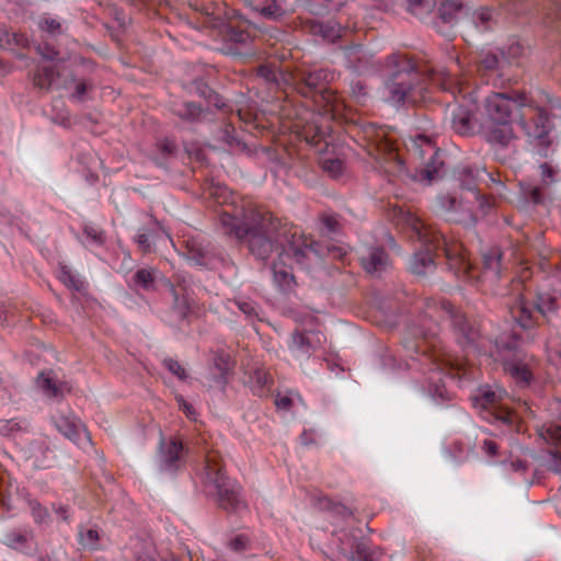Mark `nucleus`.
Segmentation results:
<instances>
[{
	"instance_id": "f257e3e1",
	"label": "nucleus",
	"mask_w": 561,
	"mask_h": 561,
	"mask_svg": "<svg viewBox=\"0 0 561 561\" xmlns=\"http://www.w3.org/2000/svg\"><path fill=\"white\" fill-rule=\"evenodd\" d=\"M387 66L391 70L387 89L393 102H425L430 83L444 91H450L454 95L458 93L461 95V102L449 106L451 127L461 136L473 134L478 106L468 98L467 81L455 79L445 70H436L430 61L414 60L400 54L389 56Z\"/></svg>"
},
{
	"instance_id": "f03ea898",
	"label": "nucleus",
	"mask_w": 561,
	"mask_h": 561,
	"mask_svg": "<svg viewBox=\"0 0 561 561\" xmlns=\"http://www.w3.org/2000/svg\"><path fill=\"white\" fill-rule=\"evenodd\" d=\"M392 213L397 225L410 233L411 239H415L426 247L425 251L416 252L410 261V268L414 274L425 275L433 271V251L442 250L449 268L457 276L472 275L471 265L467 259V250L462 243L458 241L447 242L434 226L427 224L409 209L393 206Z\"/></svg>"
},
{
	"instance_id": "7ed1b4c3",
	"label": "nucleus",
	"mask_w": 561,
	"mask_h": 561,
	"mask_svg": "<svg viewBox=\"0 0 561 561\" xmlns=\"http://www.w3.org/2000/svg\"><path fill=\"white\" fill-rule=\"evenodd\" d=\"M220 221L227 234L234 236L250 254L261 261L267 260L288 234L287 224L259 205L243 207L240 221L227 214L220 217Z\"/></svg>"
},
{
	"instance_id": "20e7f679",
	"label": "nucleus",
	"mask_w": 561,
	"mask_h": 561,
	"mask_svg": "<svg viewBox=\"0 0 561 561\" xmlns=\"http://www.w3.org/2000/svg\"><path fill=\"white\" fill-rule=\"evenodd\" d=\"M506 305L512 320L523 330L551 323L561 307L554 293L537 288L523 278L511 282Z\"/></svg>"
},
{
	"instance_id": "39448f33",
	"label": "nucleus",
	"mask_w": 561,
	"mask_h": 561,
	"mask_svg": "<svg viewBox=\"0 0 561 561\" xmlns=\"http://www.w3.org/2000/svg\"><path fill=\"white\" fill-rule=\"evenodd\" d=\"M522 107L518 115V124L528 141L537 147L547 149L551 144V131L554 123L550 114L553 108L552 101L547 103L535 100L526 94L520 99Z\"/></svg>"
},
{
	"instance_id": "423d86ee",
	"label": "nucleus",
	"mask_w": 561,
	"mask_h": 561,
	"mask_svg": "<svg viewBox=\"0 0 561 561\" xmlns=\"http://www.w3.org/2000/svg\"><path fill=\"white\" fill-rule=\"evenodd\" d=\"M360 146L376 159L383 171L397 176L404 171L403 160L389 133L374 124H366L358 130Z\"/></svg>"
},
{
	"instance_id": "0eeeda50",
	"label": "nucleus",
	"mask_w": 561,
	"mask_h": 561,
	"mask_svg": "<svg viewBox=\"0 0 561 561\" xmlns=\"http://www.w3.org/2000/svg\"><path fill=\"white\" fill-rule=\"evenodd\" d=\"M331 73L325 69L302 71L296 80V90L305 98H311L325 112L339 111V96L328 87Z\"/></svg>"
},
{
	"instance_id": "6e6552de",
	"label": "nucleus",
	"mask_w": 561,
	"mask_h": 561,
	"mask_svg": "<svg viewBox=\"0 0 561 561\" xmlns=\"http://www.w3.org/2000/svg\"><path fill=\"white\" fill-rule=\"evenodd\" d=\"M205 462L206 477L217 490V501L219 506L231 512L243 507L244 503L239 496V491L236 488V484L226 476L219 453L214 450L208 451Z\"/></svg>"
},
{
	"instance_id": "1a4fd4ad",
	"label": "nucleus",
	"mask_w": 561,
	"mask_h": 561,
	"mask_svg": "<svg viewBox=\"0 0 561 561\" xmlns=\"http://www.w3.org/2000/svg\"><path fill=\"white\" fill-rule=\"evenodd\" d=\"M410 153L421 161V168L416 171V178L431 184L439 178L443 161L439 159L438 149L431 136L417 134L411 137Z\"/></svg>"
},
{
	"instance_id": "9d476101",
	"label": "nucleus",
	"mask_w": 561,
	"mask_h": 561,
	"mask_svg": "<svg viewBox=\"0 0 561 561\" xmlns=\"http://www.w3.org/2000/svg\"><path fill=\"white\" fill-rule=\"evenodd\" d=\"M526 92L512 93L493 92L484 101L485 122H513L514 113L522 107V95Z\"/></svg>"
},
{
	"instance_id": "9b49d317",
	"label": "nucleus",
	"mask_w": 561,
	"mask_h": 561,
	"mask_svg": "<svg viewBox=\"0 0 561 561\" xmlns=\"http://www.w3.org/2000/svg\"><path fill=\"white\" fill-rule=\"evenodd\" d=\"M471 401L476 408L489 411L496 421L507 425L517 422L516 414L501 405V392L493 390L490 386L480 387L477 393L471 397Z\"/></svg>"
},
{
	"instance_id": "f8f14e48",
	"label": "nucleus",
	"mask_w": 561,
	"mask_h": 561,
	"mask_svg": "<svg viewBox=\"0 0 561 561\" xmlns=\"http://www.w3.org/2000/svg\"><path fill=\"white\" fill-rule=\"evenodd\" d=\"M426 312L430 317L438 320H448L459 334L465 339H470L471 327L466 316L457 310L449 301L428 298L425 300Z\"/></svg>"
},
{
	"instance_id": "ddd939ff",
	"label": "nucleus",
	"mask_w": 561,
	"mask_h": 561,
	"mask_svg": "<svg viewBox=\"0 0 561 561\" xmlns=\"http://www.w3.org/2000/svg\"><path fill=\"white\" fill-rule=\"evenodd\" d=\"M364 271L370 275H378L390 266V259L385 249L371 247L365 249L359 255Z\"/></svg>"
},
{
	"instance_id": "4468645a",
	"label": "nucleus",
	"mask_w": 561,
	"mask_h": 561,
	"mask_svg": "<svg viewBox=\"0 0 561 561\" xmlns=\"http://www.w3.org/2000/svg\"><path fill=\"white\" fill-rule=\"evenodd\" d=\"M314 254L313 241L310 238L297 232L291 233L285 255L291 257L297 264L305 265Z\"/></svg>"
},
{
	"instance_id": "2eb2a0df",
	"label": "nucleus",
	"mask_w": 561,
	"mask_h": 561,
	"mask_svg": "<svg viewBox=\"0 0 561 561\" xmlns=\"http://www.w3.org/2000/svg\"><path fill=\"white\" fill-rule=\"evenodd\" d=\"M513 122H485L484 137L488 142L507 147L515 138Z\"/></svg>"
},
{
	"instance_id": "dca6fc26",
	"label": "nucleus",
	"mask_w": 561,
	"mask_h": 561,
	"mask_svg": "<svg viewBox=\"0 0 561 561\" xmlns=\"http://www.w3.org/2000/svg\"><path fill=\"white\" fill-rule=\"evenodd\" d=\"M467 259L471 265V274L472 275L461 276L462 278H468V279L477 278L481 282H490V283H493L499 278L500 265H501V263H500L501 254L497 251L491 250L489 253L483 254L482 270L479 275L474 274L476 267L472 265L468 255H467Z\"/></svg>"
},
{
	"instance_id": "f3484780",
	"label": "nucleus",
	"mask_w": 561,
	"mask_h": 561,
	"mask_svg": "<svg viewBox=\"0 0 561 561\" xmlns=\"http://www.w3.org/2000/svg\"><path fill=\"white\" fill-rule=\"evenodd\" d=\"M55 425L59 433L76 444H79L81 432L84 433L87 442L91 443L90 433L81 421L73 415H59L55 420Z\"/></svg>"
},
{
	"instance_id": "a211bd4d",
	"label": "nucleus",
	"mask_w": 561,
	"mask_h": 561,
	"mask_svg": "<svg viewBox=\"0 0 561 561\" xmlns=\"http://www.w3.org/2000/svg\"><path fill=\"white\" fill-rule=\"evenodd\" d=\"M503 369L519 387H527L533 380L531 368L523 359H506L503 363Z\"/></svg>"
},
{
	"instance_id": "6ab92c4d",
	"label": "nucleus",
	"mask_w": 561,
	"mask_h": 561,
	"mask_svg": "<svg viewBox=\"0 0 561 561\" xmlns=\"http://www.w3.org/2000/svg\"><path fill=\"white\" fill-rule=\"evenodd\" d=\"M274 282L284 293H291L295 290L297 283L290 268H288L284 261L283 254L273 264Z\"/></svg>"
},
{
	"instance_id": "aec40b11",
	"label": "nucleus",
	"mask_w": 561,
	"mask_h": 561,
	"mask_svg": "<svg viewBox=\"0 0 561 561\" xmlns=\"http://www.w3.org/2000/svg\"><path fill=\"white\" fill-rule=\"evenodd\" d=\"M254 12L266 20L278 22L294 10L286 8V0H264L261 5H255Z\"/></svg>"
},
{
	"instance_id": "412c9836",
	"label": "nucleus",
	"mask_w": 561,
	"mask_h": 561,
	"mask_svg": "<svg viewBox=\"0 0 561 561\" xmlns=\"http://www.w3.org/2000/svg\"><path fill=\"white\" fill-rule=\"evenodd\" d=\"M59 77L60 73L56 66H44L35 70L32 76V83L34 88L43 92H49L53 83Z\"/></svg>"
},
{
	"instance_id": "4be33fe9",
	"label": "nucleus",
	"mask_w": 561,
	"mask_h": 561,
	"mask_svg": "<svg viewBox=\"0 0 561 561\" xmlns=\"http://www.w3.org/2000/svg\"><path fill=\"white\" fill-rule=\"evenodd\" d=\"M206 112L207 111L203 108L199 104L191 101L184 102L181 106H174L172 108V113L174 115L190 124L199 123L203 119Z\"/></svg>"
},
{
	"instance_id": "5701e85b",
	"label": "nucleus",
	"mask_w": 561,
	"mask_h": 561,
	"mask_svg": "<svg viewBox=\"0 0 561 561\" xmlns=\"http://www.w3.org/2000/svg\"><path fill=\"white\" fill-rule=\"evenodd\" d=\"M38 387L48 396L53 398L62 397L64 392H70L71 387L67 382L57 383L49 373H41L37 378Z\"/></svg>"
},
{
	"instance_id": "b1692460",
	"label": "nucleus",
	"mask_w": 561,
	"mask_h": 561,
	"mask_svg": "<svg viewBox=\"0 0 561 561\" xmlns=\"http://www.w3.org/2000/svg\"><path fill=\"white\" fill-rule=\"evenodd\" d=\"M538 436L547 444L561 446V426L556 423H546L537 428Z\"/></svg>"
},
{
	"instance_id": "393cba45",
	"label": "nucleus",
	"mask_w": 561,
	"mask_h": 561,
	"mask_svg": "<svg viewBox=\"0 0 561 561\" xmlns=\"http://www.w3.org/2000/svg\"><path fill=\"white\" fill-rule=\"evenodd\" d=\"M319 221L322 226V232L325 234H336L342 230L341 216L331 211H323L319 215Z\"/></svg>"
},
{
	"instance_id": "a878e982",
	"label": "nucleus",
	"mask_w": 561,
	"mask_h": 561,
	"mask_svg": "<svg viewBox=\"0 0 561 561\" xmlns=\"http://www.w3.org/2000/svg\"><path fill=\"white\" fill-rule=\"evenodd\" d=\"M463 5L458 0H446L439 7V16L445 23L454 22L462 11Z\"/></svg>"
},
{
	"instance_id": "bb28decb",
	"label": "nucleus",
	"mask_w": 561,
	"mask_h": 561,
	"mask_svg": "<svg viewBox=\"0 0 561 561\" xmlns=\"http://www.w3.org/2000/svg\"><path fill=\"white\" fill-rule=\"evenodd\" d=\"M313 348L310 339L305 333H294L291 335V341L289 344V350L294 354H302L308 355L310 354L311 350Z\"/></svg>"
},
{
	"instance_id": "cd10ccee",
	"label": "nucleus",
	"mask_w": 561,
	"mask_h": 561,
	"mask_svg": "<svg viewBox=\"0 0 561 561\" xmlns=\"http://www.w3.org/2000/svg\"><path fill=\"white\" fill-rule=\"evenodd\" d=\"M182 449L180 442L172 440L168 444L164 455V463L168 470H175L179 467L178 462L181 459Z\"/></svg>"
},
{
	"instance_id": "c85d7f7f",
	"label": "nucleus",
	"mask_w": 561,
	"mask_h": 561,
	"mask_svg": "<svg viewBox=\"0 0 561 561\" xmlns=\"http://www.w3.org/2000/svg\"><path fill=\"white\" fill-rule=\"evenodd\" d=\"M224 38L226 42L234 43V44H247L251 39V35L248 31L237 27V26H227L225 30Z\"/></svg>"
},
{
	"instance_id": "c756f323",
	"label": "nucleus",
	"mask_w": 561,
	"mask_h": 561,
	"mask_svg": "<svg viewBox=\"0 0 561 561\" xmlns=\"http://www.w3.org/2000/svg\"><path fill=\"white\" fill-rule=\"evenodd\" d=\"M299 20H300V26L302 27V30L308 31L309 33L314 34V35H321L323 38L333 37V35H331L332 28H329L328 26L323 25L322 23H320L316 20H312V19H307V20L299 19Z\"/></svg>"
},
{
	"instance_id": "7c9ffc66",
	"label": "nucleus",
	"mask_w": 561,
	"mask_h": 561,
	"mask_svg": "<svg viewBox=\"0 0 561 561\" xmlns=\"http://www.w3.org/2000/svg\"><path fill=\"white\" fill-rule=\"evenodd\" d=\"M4 37L8 41V43L0 44V47H2V48H9V47L26 48V47H28V38L26 37L25 34L18 33V32L10 33L5 28Z\"/></svg>"
},
{
	"instance_id": "2f4dec72",
	"label": "nucleus",
	"mask_w": 561,
	"mask_h": 561,
	"mask_svg": "<svg viewBox=\"0 0 561 561\" xmlns=\"http://www.w3.org/2000/svg\"><path fill=\"white\" fill-rule=\"evenodd\" d=\"M434 0H409V10L416 16H423L432 12Z\"/></svg>"
},
{
	"instance_id": "473e14b6",
	"label": "nucleus",
	"mask_w": 561,
	"mask_h": 561,
	"mask_svg": "<svg viewBox=\"0 0 561 561\" xmlns=\"http://www.w3.org/2000/svg\"><path fill=\"white\" fill-rule=\"evenodd\" d=\"M134 278L136 284L149 288L154 283V272L150 268H140L136 272Z\"/></svg>"
},
{
	"instance_id": "72a5a7b5",
	"label": "nucleus",
	"mask_w": 561,
	"mask_h": 561,
	"mask_svg": "<svg viewBox=\"0 0 561 561\" xmlns=\"http://www.w3.org/2000/svg\"><path fill=\"white\" fill-rule=\"evenodd\" d=\"M320 504L323 508L332 511L333 513L341 515L343 517H350L353 515V512L345 505L341 503H334L330 499H321Z\"/></svg>"
},
{
	"instance_id": "f704fd0d",
	"label": "nucleus",
	"mask_w": 561,
	"mask_h": 561,
	"mask_svg": "<svg viewBox=\"0 0 561 561\" xmlns=\"http://www.w3.org/2000/svg\"><path fill=\"white\" fill-rule=\"evenodd\" d=\"M83 232L87 236V238H89L94 243L100 245L105 243V232L101 228L94 225H85L83 227Z\"/></svg>"
},
{
	"instance_id": "c9c22d12",
	"label": "nucleus",
	"mask_w": 561,
	"mask_h": 561,
	"mask_svg": "<svg viewBox=\"0 0 561 561\" xmlns=\"http://www.w3.org/2000/svg\"><path fill=\"white\" fill-rule=\"evenodd\" d=\"M548 360L554 365H561V347L554 339H549L546 343Z\"/></svg>"
},
{
	"instance_id": "e433bc0d",
	"label": "nucleus",
	"mask_w": 561,
	"mask_h": 561,
	"mask_svg": "<svg viewBox=\"0 0 561 561\" xmlns=\"http://www.w3.org/2000/svg\"><path fill=\"white\" fill-rule=\"evenodd\" d=\"M526 53V47L518 41H512L503 48V54L510 59H518Z\"/></svg>"
},
{
	"instance_id": "4c0bfd02",
	"label": "nucleus",
	"mask_w": 561,
	"mask_h": 561,
	"mask_svg": "<svg viewBox=\"0 0 561 561\" xmlns=\"http://www.w3.org/2000/svg\"><path fill=\"white\" fill-rule=\"evenodd\" d=\"M351 558L353 561H374L373 552L363 542L356 543Z\"/></svg>"
},
{
	"instance_id": "58836bf2",
	"label": "nucleus",
	"mask_w": 561,
	"mask_h": 561,
	"mask_svg": "<svg viewBox=\"0 0 561 561\" xmlns=\"http://www.w3.org/2000/svg\"><path fill=\"white\" fill-rule=\"evenodd\" d=\"M472 196L479 204V208L483 215L495 206V198L492 195H481L479 192H471Z\"/></svg>"
},
{
	"instance_id": "ea45409f",
	"label": "nucleus",
	"mask_w": 561,
	"mask_h": 561,
	"mask_svg": "<svg viewBox=\"0 0 561 561\" xmlns=\"http://www.w3.org/2000/svg\"><path fill=\"white\" fill-rule=\"evenodd\" d=\"M438 203L446 213L457 211L462 206V202L457 201L456 197L450 195L440 196Z\"/></svg>"
},
{
	"instance_id": "a19ab883",
	"label": "nucleus",
	"mask_w": 561,
	"mask_h": 561,
	"mask_svg": "<svg viewBox=\"0 0 561 561\" xmlns=\"http://www.w3.org/2000/svg\"><path fill=\"white\" fill-rule=\"evenodd\" d=\"M163 364L169 369V371L176 376L179 379H186V370L178 360L173 358H165Z\"/></svg>"
},
{
	"instance_id": "79ce46f5",
	"label": "nucleus",
	"mask_w": 561,
	"mask_h": 561,
	"mask_svg": "<svg viewBox=\"0 0 561 561\" xmlns=\"http://www.w3.org/2000/svg\"><path fill=\"white\" fill-rule=\"evenodd\" d=\"M39 28L42 31H45L49 34H60L61 33V24L55 20V19H51V18H43L41 21H39Z\"/></svg>"
},
{
	"instance_id": "37998d69",
	"label": "nucleus",
	"mask_w": 561,
	"mask_h": 561,
	"mask_svg": "<svg viewBox=\"0 0 561 561\" xmlns=\"http://www.w3.org/2000/svg\"><path fill=\"white\" fill-rule=\"evenodd\" d=\"M215 367L218 369L221 376L226 375L231 368L230 356L225 353H219L214 358Z\"/></svg>"
},
{
	"instance_id": "c03bdc74",
	"label": "nucleus",
	"mask_w": 561,
	"mask_h": 561,
	"mask_svg": "<svg viewBox=\"0 0 561 561\" xmlns=\"http://www.w3.org/2000/svg\"><path fill=\"white\" fill-rule=\"evenodd\" d=\"M36 50L43 58L48 60H54L59 55V50L48 43L38 44Z\"/></svg>"
},
{
	"instance_id": "a18cd8bd",
	"label": "nucleus",
	"mask_w": 561,
	"mask_h": 561,
	"mask_svg": "<svg viewBox=\"0 0 561 561\" xmlns=\"http://www.w3.org/2000/svg\"><path fill=\"white\" fill-rule=\"evenodd\" d=\"M22 426L14 420H2L0 421V434L3 436H10L15 432H20Z\"/></svg>"
},
{
	"instance_id": "49530a36",
	"label": "nucleus",
	"mask_w": 561,
	"mask_h": 561,
	"mask_svg": "<svg viewBox=\"0 0 561 561\" xmlns=\"http://www.w3.org/2000/svg\"><path fill=\"white\" fill-rule=\"evenodd\" d=\"M256 73L259 77L265 79L267 82L277 81V71L271 65H262L257 68Z\"/></svg>"
},
{
	"instance_id": "de8ad7c7",
	"label": "nucleus",
	"mask_w": 561,
	"mask_h": 561,
	"mask_svg": "<svg viewBox=\"0 0 561 561\" xmlns=\"http://www.w3.org/2000/svg\"><path fill=\"white\" fill-rule=\"evenodd\" d=\"M32 515L36 523H44L49 517L48 511L37 502L31 503Z\"/></svg>"
},
{
	"instance_id": "09e8293b",
	"label": "nucleus",
	"mask_w": 561,
	"mask_h": 561,
	"mask_svg": "<svg viewBox=\"0 0 561 561\" xmlns=\"http://www.w3.org/2000/svg\"><path fill=\"white\" fill-rule=\"evenodd\" d=\"M526 198L535 205L543 204L546 201L545 194L540 187H531L525 192Z\"/></svg>"
},
{
	"instance_id": "8fccbe9b",
	"label": "nucleus",
	"mask_w": 561,
	"mask_h": 561,
	"mask_svg": "<svg viewBox=\"0 0 561 561\" xmlns=\"http://www.w3.org/2000/svg\"><path fill=\"white\" fill-rule=\"evenodd\" d=\"M343 163L339 159H327L323 162V169L333 176H337L342 172Z\"/></svg>"
},
{
	"instance_id": "3c124183",
	"label": "nucleus",
	"mask_w": 561,
	"mask_h": 561,
	"mask_svg": "<svg viewBox=\"0 0 561 561\" xmlns=\"http://www.w3.org/2000/svg\"><path fill=\"white\" fill-rule=\"evenodd\" d=\"M549 456L548 469L556 473H561V453L559 450H551Z\"/></svg>"
},
{
	"instance_id": "603ef678",
	"label": "nucleus",
	"mask_w": 561,
	"mask_h": 561,
	"mask_svg": "<svg viewBox=\"0 0 561 561\" xmlns=\"http://www.w3.org/2000/svg\"><path fill=\"white\" fill-rule=\"evenodd\" d=\"M481 448L489 457H496L499 455V445L492 439H484Z\"/></svg>"
},
{
	"instance_id": "864d4df0",
	"label": "nucleus",
	"mask_w": 561,
	"mask_h": 561,
	"mask_svg": "<svg viewBox=\"0 0 561 561\" xmlns=\"http://www.w3.org/2000/svg\"><path fill=\"white\" fill-rule=\"evenodd\" d=\"M221 139L225 144L231 146L236 141L233 137L234 128L230 124H225L221 128Z\"/></svg>"
},
{
	"instance_id": "5fc2aeb1",
	"label": "nucleus",
	"mask_w": 561,
	"mask_h": 561,
	"mask_svg": "<svg viewBox=\"0 0 561 561\" xmlns=\"http://www.w3.org/2000/svg\"><path fill=\"white\" fill-rule=\"evenodd\" d=\"M175 400H176L180 409L183 410V412L186 414V416L190 419H194L195 409L193 408V405L191 403L186 402L185 399L181 394L176 396Z\"/></svg>"
},
{
	"instance_id": "6e6d98bb",
	"label": "nucleus",
	"mask_w": 561,
	"mask_h": 561,
	"mask_svg": "<svg viewBox=\"0 0 561 561\" xmlns=\"http://www.w3.org/2000/svg\"><path fill=\"white\" fill-rule=\"evenodd\" d=\"M136 242H137L138 248L142 254H147V253L151 252V243H150L148 234L139 233L137 236Z\"/></svg>"
},
{
	"instance_id": "4d7b16f0",
	"label": "nucleus",
	"mask_w": 561,
	"mask_h": 561,
	"mask_svg": "<svg viewBox=\"0 0 561 561\" xmlns=\"http://www.w3.org/2000/svg\"><path fill=\"white\" fill-rule=\"evenodd\" d=\"M61 280L66 285H68L69 287H71V288H73L76 290H79L80 287H81V283L79 280H77L73 277V275L69 271H67L65 268H62V272H61Z\"/></svg>"
},
{
	"instance_id": "13d9d810",
	"label": "nucleus",
	"mask_w": 561,
	"mask_h": 561,
	"mask_svg": "<svg viewBox=\"0 0 561 561\" xmlns=\"http://www.w3.org/2000/svg\"><path fill=\"white\" fill-rule=\"evenodd\" d=\"M449 220L461 222V224H474L477 221V216L468 209V211L460 216H451L448 218Z\"/></svg>"
},
{
	"instance_id": "bf43d9fd",
	"label": "nucleus",
	"mask_w": 561,
	"mask_h": 561,
	"mask_svg": "<svg viewBox=\"0 0 561 561\" xmlns=\"http://www.w3.org/2000/svg\"><path fill=\"white\" fill-rule=\"evenodd\" d=\"M249 539L244 535H239L230 541V547L234 551L244 550L248 546Z\"/></svg>"
},
{
	"instance_id": "052dcab7",
	"label": "nucleus",
	"mask_w": 561,
	"mask_h": 561,
	"mask_svg": "<svg viewBox=\"0 0 561 561\" xmlns=\"http://www.w3.org/2000/svg\"><path fill=\"white\" fill-rule=\"evenodd\" d=\"M540 170H541L542 182L545 184H549V183L553 182V175L556 172L552 167H550L548 163H542L540 165Z\"/></svg>"
},
{
	"instance_id": "680f3d73",
	"label": "nucleus",
	"mask_w": 561,
	"mask_h": 561,
	"mask_svg": "<svg viewBox=\"0 0 561 561\" xmlns=\"http://www.w3.org/2000/svg\"><path fill=\"white\" fill-rule=\"evenodd\" d=\"M239 309L248 317H256L255 306L251 301H239Z\"/></svg>"
},
{
	"instance_id": "e2e57ef3",
	"label": "nucleus",
	"mask_w": 561,
	"mask_h": 561,
	"mask_svg": "<svg viewBox=\"0 0 561 561\" xmlns=\"http://www.w3.org/2000/svg\"><path fill=\"white\" fill-rule=\"evenodd\" d=\"M81 539L91 546H95L99 541V533L95 529H88L85 534H81Z\"/></svg>"
},
{
	"instance_id": "0e129e2a",
	"label": "nucleus",
	"mask_w": 561,
	"mask_h": 561,
	"mask_svg": "<svg viewBox=\"0 0 561 561\" xmlns=\"http://www.w3.org/2000/svg\"><path fill=\"white\" fill-rule=\"evenodd\" d=\"M275 405L277 409L289 410L293 405V400L288 396L277 394L275 398Z\"/></svg>"
},
{
	"instance_id": "69168bd1",
	"label": "nucleus",
	"mask_w": 561,
	"mask_h": 561,
	"mask_svg": "<svg viewBox=\"0 0 561 561\" xmlns=\"http://www.w3.org/2000/svg\"><path fill=\"white\" fill-rule=\"evenodd\" d=\"M159 149L163 152V153H167V154H172L174 153L175 149H176V146L173 141L169 140V139H163L162 141H160L159 144Z\"/></svg>"
},
{
	"instance_id": "338daca9",
	"label": "nucleus",
	"mask_w": 561,
	"mask_h": 561,
	"mask_svg": "<svg viewBox=\"0 0 561 561\" xmlns=\"http://www.w3.org/2000/svg\"><path fill=\"white\" fill-rule=\"evenodd\" d=\"M496 65H497V58L494 55L485 56V58L480 64V66L486 70L494 69L496 67Z\"/></svg>"
},
{
	"instance_id": "774afa93",
	"label": "nucleus",
	"mask_w": 561,
	"mask_h": 561,
	"mask_svg": "<svg viewBox=\"0 0 561 561\" xmlns=\"http://www.w3.org/2000/svg\"><path fill=\"white\" fill-rule=\"evenodd\" d=\"M207 102L213 104L217 108H222L225 106V103L221 100L220 95L218 93H216L215 91L209 92Z\"/></svg>"
}]
</instances>
